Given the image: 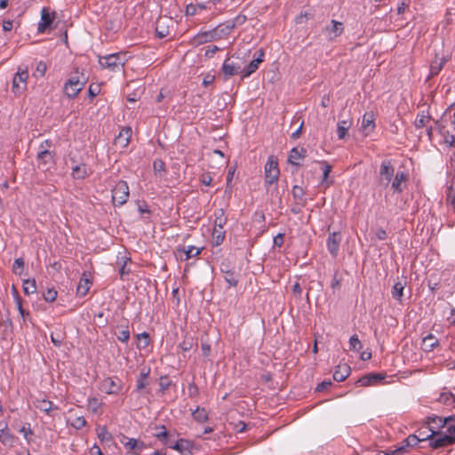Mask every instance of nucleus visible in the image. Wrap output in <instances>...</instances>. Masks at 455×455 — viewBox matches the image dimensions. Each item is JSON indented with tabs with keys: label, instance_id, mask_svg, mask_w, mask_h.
I'll return each instance as SVG.
<instances>
[{
	"label": "nucleus",
	"instance_id": "obj_51",
	"mask_svg": "<svg viewBox=\"0 0 455 455\" xmlns=\"http://www.w3.org/2000/svg\"><path fill=\"white\" fill-rule=\"evenodd\" d=\"M24 259L22 258L15 259L13 265H12V270L15 274L21 275L22 270L24 267Z\"/></svg>",
	"mask_w": 455,
	"mask_h": 455
},
{
	"label": "nucleus",
	"instance_id": "obj_12",
	"mask_svg": "<svg viewBox=\"0 0 455 455\" xmlns=\"http://www.w3.org/2000/svg\"><path fill=\"white\" fill-rule=\"evenodd\" d=\"M340 242L341 234L339 232H332L329 234L326 245L329 252L333 258L338 256Z\"/></svg>",
	"mask_w": 455,
	"mask_h": 455
},
{
	"label": "nucleus",
	"instance_id": "obj_62",
	"mask_svg": "<svg viewBox=\"0 0 455 455\" xmlns=\"http://www.w3.org/2000/svg\"><path fill=\"white\" fill-rule=\"evenodd\" d=\"M159 385H160L161 390L163 392L165 391L171 385V382L169 381L168 377L167 376L161 377Z\"/></svg>",
	"mask_w": 455,
	"mask_h": 455
},
{
	"label": "nucleus",
	"instance_id": "obj_44",
	"mask_svg": "<svg viewBox=\"0 0 455 455\" xmlns=\"http://www.w3.org/2000/svg\"><path fill=\"white\" fill-rule=\"evenodd\" d=\"M153 169L156 174L162 177L165 172V164L162 159H156L153 163Z\"/></svg>",
	"mask_w": 455,
	"mask_h": 455
},
{
	"label": "nucleus",
	"instance_id": "obj_37",
	"mask_svg": "<svg viewBox=\"0 0 455 455\" xmlns=\"http://www.w3.org/2000/svg\"><path fill=\"white\" fill-rule=\"evenodd\" d=\"M15 441V436L10 432L9 429L0 433V442L5 446H12Z\"/></svg>",
	"mask_w": 455,
	"mask_h": 455
},
{
	"label": "nucleus",
	"instance_id": "obj_25",
	"mask_svg": "<svg viewBox=\"0 0 455 455\" xmlns=\"http://www.w3.org/2000/svg\"><path fill=\"white\" fill-rule=\"evenodd\" d=\"M214 29V35L217 40L226 38L233 30L228 20L218 25Z\"/></svg>",
	"mask_w": 455,
	"mask_h": 455
},
{
	"label": "nucleus",
	"instance_id": "obj_58",
	"mask_svg": "<svg viewBox=\"0 0 455 455\" xmlns=\"http://www.w3.org/2000/svg\"><path fill=\"white\" fill-rule=\"evenodd\" d=\"M443 137V142L449 147H453L455 144V137L451 134L449 131L445 132L444 134H442Z\"/></svg>",
	"mask_w": 455,
	"mask_h": 455
},
{
	"label": "nucleus",
	"instance_id": "obj_23",
	"mask_svg": "<svg viewBox=\"0 0 455 455\" xmlns=\"http://www.w3.org/2000/svg\"><path fill=\"white\" fill-rule=\"evenodd\" d=\"M306 152L307 150L304 148H293L289 154L288 156V163L291 165L299 166V164L297 162V160L304 159L306 157Z\"/></svg>",
	"mask_w": 455,
	"mask_h": 455
},
{
	"label": "nucleus",
	"instance_id": "obj_9",
	"mask_svg": "<svg viewBox=\"0 0 455 455\" xmlns=\"http://www.w3.org/2000/svg\"><path fill=\"white\" fill-rule=\"evenodd\" d=\"M122 388V382L116 377H108L100 384V391L108 395H117Z\"/></svg>",
	"mask_w": 455,
	"mask_h": 455
},
{
	"label": "nucleus",
	"instance_id": "obj_55",
	"mask_svg": "<svg viewBox=\"0 0 455 455\" xmlns=\"http://www.w3.org/2000/svg\"><path fill=\"white\" fill-rule=\"evenodd\" d=\"M71 427L74 428L79 430L82 429L84 427L86 426V420L83 416L76 418L71 423Z\"/></svg>",
	"mask_w": 455,
	"mask_h": 455
},
{
	"label": "nucleus",
	"instance_id": "obj_30",
	"mask_svg": "<svg viewBox=\"0 0 455 455\" xmlns=\"http://www.w3.org/2000/svg\"><path fill=\"white\" fill-rule=\"evenodd\" d=\"M428 437H420L416 435H410L406 439L403 440V445L401 447H404V452L406 451V448L414 447L419 442L427 441Z\"/></svg>",
	"mask_w": 455,
	"mask_h": 455
},
{
	"label": "nucleus",
	"instance_id": "obj_35",
	"mask_svg": "<svg viewBox=\"0 0 455 455\" xmlns=\"http://www.w3.org/2000/svg\"><path fill=\"white\" fill-rule=\"evenodd\" d=\"M194 419L197 422L204 423L209 419L208 412L204 408L197 407L192 413Z\"/></svg>",
	"mask_w": 455,
	"mask_h": 455
},
{
	"label": "nucleus",
	"instance_id": "obj_19",
	"mask_svg": "<svg viewBox=\"0 0 455 455\" xmlns=\"http://www.w3.org/2000/svg\"><path fill=\"white\" fill-rule=\"evenodd\" d=\"M385 379V375L382 373H369L356 381V385L359 387H367L372 384H376Z\"/></svg>",
	"mask_w": 455,
	"mask_h": 455
},
{
	"label": "nucleus",
	"instance_id": "obj_6",
	"mask_svg": "<svg viewBox=\"0 0 455 455\" xmlns=\"http://www.w3.org/2000/svg\"><path fill=\"white\" fill-rule=\"evenodd\" d=\"M395 168L389 159L382 161L379 172V184L384 188H387L394 177Z\"/></svg>",
	"mask_w": 455,
	"mask_h": 455
},
{
	"label": "nucleus",
	"instance_id": "obj_17",
	"mask_svg": "<svg viewBox=\"0 0 455 455\" xmlns=\"http://www.w3.org/2000/svg\"><path fill=\"white\" fill-rule=\"evenodd\" d=\"M192 442L186 439H180L176 443H170L169 447L178 451L182 455L191 454L193 449Z\"/></svg>",
	"mask_w": 455,
	"mask_h": 455
},
{
	"label": "nucleus",
	"instance_id": "obj_64",
	"mask_svg": "<svg viewBox=\"0 0 455 455\" xmlns=\"http://www.w3.org/2000/svg\"><path fill=\"white\" fill-rule=\"evenodd\" d=\"M451 422H454L453 424H448L446 432L448 435L451 436L452 438H455V419L451 420Z\"/></svg>",
	"mask_w": 455,
	"mask_h": 455
},
{
	"label": "nucleus",
	"instance_id": "obj_43",
	"mask_svg": "<svg viewBox=\"0 0 455 455\" xmlns=\"http://www.w3.org/2000/svg\"><path fill=\"white\" fill-rule=\"evenodd\" d=\"M120 442L130 451H134L138 448V441L133 438H128L127 436L122 435L120 437Z\"/></svg>",
	"mask_w": 455,
	"mask_h": 455
},
{
	"label": "nucleus",
	"instance_id": "obj_57",
	"mask_svg": "<svg viewBox=\"0 0 455 455\" xmlns=\"http://www.w3.org/2000/svg\"><path fill=\"white\" fill-rule=\"evenodd\" d=\"M98 437L101 441H110L112 438V435L110 433L108 432V429L106 427H103L100 428V430L98 433Z\"/></svg>",
	"mask_w": 455,
	"mask_h": 455
},
{
	"label": "nucleus",
	"instance_id": "obj_60",
	"mask_svg": "<svg viewBox=\"0 0 455 455\" xmlns=\"http://www.w3.org/2000/svg\"><path fill=\"white\" fill-rule=\"evenodd\" d=\"M100 92V88L99 84H91L88 90V94L91 99L97 96Z\"/></svg>",
	"mask_w": 455,
	"mask_h": 455
},
{
	"label": "nucleus",
	"instance_id": "obj_32",
	"mask_svg": "<svg viewBox=\"0 0 455 455\" xmlns=\"http://www.w3.org/2000/svg\"><path fill=\"white\" fill-rule=\"evenodd\" d=\"M83 276H85V273L83 274ZM91 282L86 277H82L77 288H76V294L80 297H84L87 294L90 289Z\"/></svg>",
	"mask_w": 455,
	"mask_h": 455
},
{
	"label": "nucleus",
	"instance_id": "obj_46",
	"mask_svg": "<svg viewBox=\"0 0 455 455\" xmlns=\"http://www.w3.org/2000/svg\"><path fill=\"white\" fill-rule=\"evenodd\" d=\"M136 338L138 340L141 341V344H138L139 348H145L150 343L149 334L146 331L137 334Z\"/></svg>",
	"mask_w": 455,
	"mask_h": 455
},
{
	"label": "nucleus",
	"instance_id": "obj_40",
	"mask_svg": "<svg viewBox=\"0 0 455 455\" xmlns=\"http://www.w3.org/2000/svg\"><path fill=\"white\" fill-rule=\"evenodd\" d=\"M23 291L26 295L33 294L36 291V283L35 279H27L23 282Z\"/></svg>",
	"mask_w": 455,
	"mask_h": 455
},
{
	"label": "nucleus",
	"instance_id": "obj_11",
	"mask_svg": "<svg viewBox=\"0 0 455 455\" xmlns=\"http://www.w3.org/2000/svg\"><path fill=\"white\" fill-rule=\"evenodd\" d=\"M203 248H197L195 246H179L175 251V256L180 258V260H188L189 259L199 255Z\"/></svg>",
	"mask_w": 455,
	"mask_h": 455
},
{
	"label": "nucleus",
	"instance_id": "obj_15",
	"mask_svg": "<svg viewBox=\"0 0 455 455\" xmlns=\"http://www.w3.org/2000/svg\"><path fill=\"white\" fill-rule=\"evenodd\" d=\"M53 20L54 13H50L47 8H43L41 12V20L37 28L38 32L44 33L47 28H50Z\"/></svg>",
	"mask_w": 455,
	"mask_h": 455
},
{
	"label": "nucleus",
	"instance_id": "obj_7",
	"mask_svg": "<svg viewBox=\"0 0 455 455\" xmlns=\"http://www.w3.org/2000/svg\"><path fill=\"white\" fill-rule=\"evenodd\" d=\"M175 21L169 16H160L156 21V36L158 38H164L170 35L171 28H173Z\"/></svg>",
	"mask_w": 455,
	"mask_h": 455
},
{
	"label": "nucleus",
	"instance_id": "obj_42",
	"mask_svg": "<svg viewBox=\"0 0 455 455\" xmlns=\"http://www.w3.org/2000/svg\"><path fill=\"white\" fill-rule=\"evenodd\" d=\"M404 286H405V283H403L401 282H396L394 284L393 289H392V297L395 299L399 300V301L402 300Z\"/></svg>",
	"mask_w": 455,
	"mask_h": 455
},
{
	"label": "nucleus",
	"instance_id": "obj_63",
	"mask_svg": "<svg viewBox=\"0 0 455 455\" xmlns=\"http://www.w3.org/2000/svg\"><path fill=\"white\" fill-rule=\"evenodd\" d=\"M332 385L331 381V380H323L322 381L321 383H319L316 387H315V391L316 392H322L323 391L324 389L328 388L329 387H331Z\"/></svg>",
	"mask_w": 455,
	"mask_h": 455
},
{
	"label": "nucleus",
	"instance_id": "obj_48",
	"mask_svg": "<svg viewBox=\"0 0 455 455\" xmlns=\"http://www.w3.org/2000/svg\"><path fill=\"white\" fill-rule=\"evenodd\" d=\"M130 260H131V259L127 258V257H122L121 258V261H120L121 267H120V269H119V274H120V276H121L122 279L125 275L130 274V272H131V270L126 267L127 262L130 261ZM117 264H119V261H117Z\"/></svg>",
	"mask_w": 455,
	"mask_h": 455
},
{
	"label": "nucleus",
	"instance_id": "obj_54",
	"mask_svg": "<svg viewBox=\"0 0 455 455\" xmlns=\"http://www.w3.org/2000/svg\"><path fill=\"white\" fill-rule=\"evenodd\" d=\"M46 70H47V66H46L45 62L39 61L36 65L34 76L43 77L45 75Z\"/></svg>",
	"mask_w": 455,
	"mask_h": 455
},
{
	"label": "nucleus",
	"instance_id": "obj_38",
	"mask_svg": "<svg viewBox=\"0 0 455 455\" xmlns=\"http://www.w3.org/2000/svg\"><path fill=\"white\" fill-rule=\"evenodd\" d=\"M430 116L425 114L424 111L418 113L414 122V125L417 129L423 128L430 120Z\"/></svg>",
	"mask_w": 455,
	"mask_h": 455
},
{
	"label": "nucleus",
	"instance_id": "obj_50",
	"mask_svg": "<svg viewBox=\"0 0 455 455\" xmlns=\"http://www.w3.org/2000/svg\"><path fill=\"white\" fill-rule=\"evenodd\" d=\"M446 203L455 208V187L451 185L446 192Z\"/></svg>",
	"mask_w": 455,
	"mask_h": 455
},
{
	"label": "nucleus",
	"instance_id": "obj_8",
	"mask_svg": "<svg viewBox=\"0 0 455 455\" xmlns=\"http://www.w3.org/2000/svg\"><path fill=\"white\" fill-rule=\"evenodd\" d=\"M28 79V69H20L17 71L12 79V91L14 94L20 95L27 89V82Z\"/></svg>",
	"mask_w": 455,
	"mask_h": 455
},
{
	"label": "nucleus",
	"instance_id": "obj_16",
	"mask_svg": "<svg viewBox=\"0 0 455 455\" xmlns=\"http://www.w3.org/2000/svg\"><path fill=\"white\" fill-rule=\"evenodd\" d=\"M344 30L343 23L332 20L331 25L326 26L323 32L329 36L330 40H332L342 34Z\"/></svg>",
	"mask_w": 455,
	"mask_h": 455
},
{
	"label": "nucleus",
	"instance_id": "obj_33",
	"mask_svg": "<svg viewBox=\"0 0 455 455\" xmlns=\"http://www.w3.org/2000/svg\"><path fill=\"white\" fill-rule=\"evenodd\" d=\"M156 429L157 430L156 433L154 434V435L163 441L165 444L169 445L171 441L169 440V433L166 430L165 427L164 425L162 426H156Z\"/></svg>",
	"mask_w": 455,
	"mask_h": 455
},
{
	"label": "nucleus",
	"instance_id": "obj_36",
	"mask_svg": "<svg viewBox=\"0 0 455 455\" xmlns=\"http://www.w3.org/2000/svg\"><path fill=\"white\" fill-rule=\"evenodd\" d=\"M36 407L42 411L46 412L47 414H50L52 411L58 409V407L54 405L52 402L46 399L38 401V404L36 405Z\"/></svg>",
	"mask_w": 455,
	"mask_h": 455
},
{
	"label": "nucleus",
	"instance_id": "obj_45",
	"mask_svg": "<svg viewBox=\"0 0 455 455\" xmlns=\"http://www.w3.org/2000/svg\"><path fill=\"white\" fill-rule=\"evenodd\" d=\"M195 345H197V343L193 337H186L180 344V347L182 351L188 352L191 350Z\"/></svg>",
	"mask_w": 455,
	"mask_h": 455
},
{
	"label": "nucleus",
	"instance_id": "obj_1",
	"mask_svg": "<svg viewBox=\"0 0 455 455\" xmlns=\"http://www.w3.org/2000/svg\"><path fill=\"white\" fill-rule=\"evenodd\" d=\"M87 78L83 73L79 74L77 70L72 73L63 86V92L68 99H75L83 90Z\"/></svg>",
	"mask_w": 455,
	"mask_h": 455
},
{
	"label": "nucleus",
	"instance_id": "obj_21",
	"mask_svg": "<svg viewBox=\"0 0 455 455\" xmlns=\"http://www.w3.org/2000/svg\"><path fill=\"white\" fill-rule=\"evenodd\" d=\"M407 174L404 172H397L392 181L391 188L396 193H402L404 189V183L407 180Z\"/></svg>",
	"mask_w": 455,
	"mask_h": 455
},
{
	"label": "nucleus",
	"instance_id": "obj_4",
	"mask_svg": "<svg viewBox=\"0 0 455 455\" xmlns=\"http://www.w3.org/2000/svg\"><path fill=\"white\" fill-rule=\"evenodd\" d=\"M451 420H455V415L442 418L439 416H429L427 417V424L429 430L431 431L430 435H427L428 439L436 436V435H440L438 432L439 429L445 427Z\"/></svg>",
	"mask_w": 455,
	"mask_h": 455
},
{
	"label": "nucleus",
	"instance_id": "obj_52",
	"mask_svg": "<svg viewBox=\"0 0 455 455\" xmlns=\"http://www.w3.org/2000/svg\"><path fill=\"white\" fill-rule=\"evenodd\" d=\"M57 291L54 288H50L44 292L43 297L45 301L53 302L57 298Z\"/></svg>",
	"mask_w": 455,
	"mask_h": 455
},
{
	"label": "nucleus",
	"instance_id": "obj_34",
	"mask_svg": "<svg viewBox=\"0 0 455 455\" xmlns=\"http://www.w3.org/2000/svg\"><path fill=\"white\" fill-rule=\"evenodd\" d=\"M438 344V339L433 334H428L423 339V345L425 346V349L427 351L434 350V348L436 347Z\"/></svg>",
	"mask_w": 455,
	"mask_h": 455
},
{
	"label": "nucleus",
	"instance_id": "obj_3",
	"mask_svg": "<svg viewBox=\"0 0 455 455\" xmlns=\"http://www.w3.org/2000/svg\"><path fill=\"white\" fill-rule=\"evenodd\" d=\"M242 64L241 59L235 54L225 60L221 68L225 79L238 74L243 76Z\"/></svg>",
	"mask_w": 455,
	"mask_h": 455
},
{
	"label": "nucleus",
	"instance_id": "obj_47",
	"mask_svg": "<svg viewBox=\"0 0 455 455\" xmlns=\"http://www.w3.org/2000/svg\"><path fill=\"white\" fill-rule=\"evenodd\" d=\"M246 20L247 17L244 14L240 13L233 20H228V22L230 23L232 28L234 29L243 25L246 22Z\"/></svg>",
	"mask_w": 455,
	"mask_h": 455
},
{
	"label": "nucleus",
	"instance_id": "obj_18",
	"mask_svg": "<svg viewBox=\"0 0 455 455\" xmlns=\"http://www.w3.org/2000/svg\"><path fill=\"white\" fill-rule=\"evenodd\" d=\"M213 41H217L216 36L214 35V29L199 32L193 37L192 44L195 45H200Z\"/></svg>",
	"mask_w": 455,
	"mask_h": 455
},
{
	"label": "nucleus",
	"instance_id": "obj_10",
	"mask_svg": "<svg viewBox=\"0 0 455 455\" xmlns=\"http://www.w3.org/2000/svg\"><path fill=\"white\" fill-rule=\"evenodd\" d=\"M99 63L103 68H108L111 71L120 70L124 67V62L122 61L120 55L117 53L100 57Z\"/></svg>",
	"mask_w": 455,
	"mask_h": 455
},
{
	"label": "nucleus",
	"instance_id": "obj_22",
	"mask_svg": "<svg viewBox=\"0 0 455 455\" xmlns=\"http://www.w3.org/2000/svg\"><path fill=\"white\" fill-rule=\"evenodd\" d=\"M351 373V368L347 363L339 364L334 372L333 379L338 382L344 381Z\"/></svg>",
	"mask_w": 455,
	"mask_h": 455
},
{
	"label": "nucleus",
	"instance_id": "obj_28",
	"mask_svg": "<svg viewBox=\"0 0 455 455\" xmlns=\"http://www.w3.org/2000/svg\"><path fill=\"white\" fill-rule=\"evenodd\" d=\"M291 194L293 198L298 201L299 204H300L301 206L306 205L307 199L305 197V191L300 186H293L291 189Z\"/></svg>",
	"mask_w": 455,
	"mask_h": 455
},
{
	"label": "nucleus",
	"instance_id": "obj_61",
	"mask_svg": "<svg viewBox=\"0 0 455 455\" xmlns=\"http://www.w3.org/2000/svg\"><path fill=\"white\" fill-rule=\"evenodd\" d=\"M404 453V447H398L395 451H392L390 452L386 451H379L375 455H403Z\"/></svg>",
	"mask_w": 455,
	"mask_h": 455
},
{
	"label": "nucleus",
	"instance_id": "obj_49",
	"mask_svg": "<svg viewBox=\"0 0 455 455\" xmlns=\"http://www.w3.org/2000/svg\"><path fill=\"white\" fill-rule=\"evenodd\" d=\"M116 335L120 342L127 343L130 339V331L128 325H125L124 328L118 333H116Z\"/></svg>",
	"mask_w": 455,
	"mask_h": 455
},
{
	"label": "nucleus",
	"instance_id": "obj_14",
	"mask_svg": "<svg viewBox=\"0 0 455 455\" xmlns=\"http://www.w3.org/2000/svg\"><path fill=\"white\" fill-rule=\"evenodd\" d=\"M438 437L437 438H430L428 439L430 442H429V446L433 449H438V448H441V447H447V446H450V445H452L453 443H455V438H452L451 436L448 435H443L442 433H440V435H437Z\"/></svg>",
	"mask_w": 455,
	"mask_h": 455
},
{
	"label": "nucleus",
	"instance_id": "obj_5",
	"mask_svg": "<svg viewBox=\"0 0 455 455\" xmlns=\"http://www.w3.org/2000/svg\"><path fill=\"white\" fill-rule=\"evenodd\" d=\"M129 198V186L126 181H118L112 189V201L115 205L124 204Z\"/></svg>",
	"mask_w": 455,
	"mask_h": 455
},
{
	"label": "nucleus",
	"instance_id": "obj_13",
	"mask_svg": "<svg viewBox=\"0 0 455 455\" xmlns=\"http://www.w3.org/2000/svg\"><path fill=\"white\" fill-rule=\"evenodd\" d=\"M54 156L55 153L50 151L49 149H42V151H38L36 158L38 161V167L47 170L49 165L54 164Z\"/></svg>",
	"mask_w": 455,
	"mask_h": 455
},
{
	"label": "nucleus",
	"instance_id": "obj_56",
	"mask_svg": "<svg viewBox=\"0 0 455 455\" xmlns=\"http://www.w3.org/2000/svg\"><path fill=\"white\" fill-rule=\"evenodd\" d=\"M88 405L92 411V412H97L98 409L100 407L101 403L96 397H91L88 399Z\"/></svg>",
	"mask_w": 455,
	"mask_h": 455
},
{
	"label": "nucleus",
	"instance_id": "obj_26",
	"mask_svg": "<svg viewBox=\"0 0 455 455\" xmlns=\"http://www.w3.org/2000/svg\"><path fill=\"white\" fill-rule=\"evenodd\" d=\"M91 174L85 164H76L72 168V177L76 180H84Z\"/></svg>",
	"mask_w": 455,
	"mask_h": 455
},
{
	"label": "nucleus",
	"instance_id": "obj_53",
	"mask_svg": "<svg viewBox=\"0 0 455 455\" xmlns=\"http://www.w3.org/2000/svg\"><path fill=\"white\" fill-rule=\"evenodd\" d=\"M362 347L361 341L359 340L356 334H354L349 339V349L359 350Z\"/></svg>",
	"mask_w": 455,
	"mask_h": 455
},
{
	"label": "nucleus",
	"instance_id": "obj_24",
	"mask_svg": "<svg viewBox=\"0 0 455 455\" xmlns=\"http://www.w3.org/2000/svg\"><path fill=\"white\" fill-rule=\"evenodd\" d=\"M449 57L442 56L438 57L437 54H435V58L434 60H432L430 65V75L432 76H435L439 74V72L443 69L445 63L449 60Z\"/></svg>",
	"mask_w": 455,
	"mask_h": 455
},
{
	"label": "nucleus",
	"instance_id": "obj_59",
	"mask_svg": "<svg viewBox=\"0 0 455 455\" xmlns=\"http://www.w3.org/2000/svg\"><path fill=\"white\" fill-rule=\"evenodd\" d=\"M448 115L451 117V123L454 126V130H455V108H453L452 106H450L444 112L442 118H444Z\"/></svg>",
	"mask_w": 455,
	"mask_h": 455
},
{
	"label": "nucleus",
	"instance_id": "obj_29",
	"mask_svg": "<svg viewBox=\"0 0 455 455\" xmlns=\"http://www.w3.org/2000/svg\"><path fill=\"white\" fill-rule=\"evenodd\" d=\"M262 62L261 59H253L250 63L243 68V78L250 76L258 68L259 65Z\"/></svg>",
	"mask_w": 455,
	"mask_h": 455
},
{
	"label": "nucleus",
	"instance_id": "obj_2",
	"mask_svg": "<svg viewBox=\"0 0 455 455\" xmlns=\"http://www.w3.org/2000/svg\"><path fill=\"white\" fill-rule=\"evenodd\" d=\"M280 171L277 158L270 156L265 164V186L267 188L278 181Z\"/></svg>",
	"mask_w": 455,
	"mask_h": 455
},
{
	"label": "nucleus",
	"instance_id": "obj_27",
	"mask_svg": "<svg viewBox=\"0 0 455 455\" xmlns=\"http://www.w3.org/2000/svg\"><path fill=\"white\" fill-rule=\"evenodd\" d=\"M362 128L364 132H366V134L372 132L375 128L374 124V114L373 112H366L362 120Z\"/></svg>",
	"mask_w": 455,
	"mask_h": 455
},
{
	"label": "nucleus",
	"instance_id": "obj_39",
	"mask_svg": "<svg viewBox=\"0 0 455 455\" xmlns=\"http://www.w3.org/2000/svg\"><path fill=\"white\" fill-rule=\"evenodd\" d=\"M350 125H351V123L347 120L339 121L338 123L337 133H338V138L339 140H342L346 137L347 130L350 128Z\"/></svg>",
	"mask_w": 455,
	"mask_h": 455
},
{
	"label": "nucleus",
	"instance_id": "obj_41",
	"mask_svg": "<svg viewBox=\"0 0 455 455\" xmlns=\"http://www.w3.org/2000/svg\"><path fill=\"white\" fill-rule=\"evenodd\" d=\"M226 231L224 228H220L214 227L213 232H212V237L214 241L215 245H220L223 243L225 239Z\"/></svg>",
	"mask_w": 455,
	"mask_h": 455
},
{
	"label": "nucleus",
	"instance_id": "obj_20",
	"mask_svg": "<svg viewBox=\"0 0 455 455\" xmlns=\"http://www.w3.org/2000/svg\"><path fill=\"white\" fill-rule=\"evenodd\" d=\"M220 270L224 274V278L229 286L235 287L238 284L237 275L229 268L228 264L222 263Z\"/></svg>",
	"mask_w": 455,
	"mask_h": 455
},
{
	"label": "nucleus",
	"instance_id": "obj_31",
	"mask_svg": "<svg viewBox=\"0 0 455 455\" xmlns=\"http://www.w3.org/2000/svg\"><path fill=\"white\" fill-rule=\"evenodd\" d=\"M214 227L224 228V226L227 224L228 218L225 215L223 209H217L214 212Z\"/></svg>",
	"mask_w": 455,
	"mask_h": 455
}]
</instances>
